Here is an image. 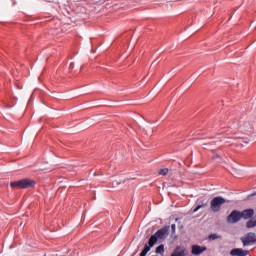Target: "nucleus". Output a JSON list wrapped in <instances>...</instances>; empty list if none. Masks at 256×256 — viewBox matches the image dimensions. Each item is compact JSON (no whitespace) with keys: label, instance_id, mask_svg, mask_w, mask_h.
<instances>
[{"label":"nucleus","instance_id":"obj_1","mask_svg":"<svg viewBox=\"0 0 256 256\" xmlns=\"http://www.w3.org/2000/svg\"><path fill=\"white\" fill-rule=\"evenodd\" d=\"M166 235H169V226H164L153 234L148 240V245L155 246L159 240L165 239Z\"/></svg>","mask_w":256,"mask_h":256},{"label":"nucleus","instance_id":"obj_2","mask_svg":"<svg viewBox=\"0 0 256 256\" xmlns=\"http://www.w3.org/2000/svg\"><path fill=\"white\" fill-rule=\"evenodd\" d=\"M12 189H30V187H35V181L29 178L14 181L10 183Z\"/></svg>","mask_w":256,"mask_h":256},{"label":"nucleus","instance_id":"obj_3","mask_svg":"<svg viewBox=\"0 0 256 256\" xmlns=\"http://www.w3.org/2000/svg\"><path fill=\"white\" fill-rule=\"evenodd\" d=\"M225 203H229V200L221 196H216L210 201V209L213 213H219L221 206L225 205Z\"/></svg>","mask_w":256,"mask_h":256},{"label":"nucleus","instance_id":"obj_4","mask_svg":"<svg viewBox=\"0 0 256 256\" xmlns=\"http://www.w3.org/2000/svg\"><path fill=\"white\" fill-rule=\"evenodd\" d=\"M240 239L242 241L243 247H249V245H256V235L253 232L247 233Z\"/></svg>","mask_w":256,"mask_h":256},{"label":"nucleus","instance_id":"obj_5","mask_svg":"<svg viewBox=\"0 0 256 256\" xmlns=\"http://www.w3.org/2000/svg\"><path fill=\"white\" fill-rule=\"evenodd\" d=\"M241 212L239 210H233L228 216H227V223L235 224L239 223L241 220Z\"/></svg>","mask_w":256,"mask_h":256},{"label":"nucleus","instance_id":"obj_6","mask_svg":"<svg viewBox=\"0 0 256 256\" xmlns=\"http://www.w3.org/2000/svg\"><path fill=\"white\" fill-rule=\"evenodd\" d=\"M231 256H247L249 255V250H243V248H234L230 251Z\"/></svg>","mask_w":256,"mask_h":256},{"label":"nucleus","instance_id":"obj_7","mask_svg":"<svg viewBox=\"0 0 256 256\" xmlns=\"http://www.w3.org/2000/svg\"><path fill=\"white\" fill-rule=\"evenodd\" d=\"M254 215H255V210H253L252 208H249L240 212V216L242 219H251V217H253Z\"/></svg>","mask_w":256,"mask_h":256},{"label":"nucleus","instance_id":"obj_8","mask_svg":"<svg viewBox=\"0 0 256 256\" xmlns=\"http://www.w3.org/2000/svg\"><path fill=\"white\" fill-rule=\"evenodd\" d=\"M204 251H207V247L199 245L192 246V255H201V253H204Z\"/></svg>","mask_w":256,"mask_h":256},{"label":"nucleus","instance_id":"obj_9","mask_svg":"<svg viewBox=\"0 0 256 256\" xmlns=\"http://www.w3.org/2000/svg\"><path fill=\"white\" fill-rule=\"evenodd\" d=\"M154 246H151V244H145L142 252L140 253V256H147V253L151 251V248Z\"/></svg>","mask_w":256,"mask_h":256},{"label":"nucleus","instance_id":"obj_10","mask_svg":"<svg viewBox=\"0 0 256 256\" xmlns=\"http://www.w3.org/2000/svg\"><path fill=\"white\" fill-rule=\"evenodd\" d=\"M246 227H247V229H253V227H256V220L250 219V220L246 223Z\"/></svg>","mask_w":256,"mask_h":256},{"label":"nucleus","instance_id":"obj_11","mask_svg":"<svg viewBox=\"0 0 256 256\" xmlns=\"http://www.w3.org/2000/svg\"><path fill=\"white\" fill-rule=\"evenodd\" d=\"M155 253L159 254V253H165V246L163 244L159 245L156 250Z\"/></svg>","mask_w":256,"mask_h":256},{"label":"nucleus","instance_id":"obj_12","mask_svg":"<svg viewBox=\"0 0 256 256\" xmlns=\"http://www.w3.org/2000/svg\"><path fill=\"white\" fill-rule=\"evenodd\" d=\"M203 207H207V202L202 204H199L195 209H194V213H197V211H199V209H203Z\"/></svg>","mask_w":256,"mask_h":256},{"label":"nucleus","instance_id":"obj_13","mask_svg":"<svg viewBox=\"0 0 256 256\" xmlns=\"http://www.w3.org/2000/svg\"><path fill=\"white\" fill-rule=\"evenodd\" d=\"M169 173V169L163 168L159 170V175H167Z\"/></svg>","mask_w":256,"mask_h":256},{"label":"nucleus","instance_id":"obj_14","mask_svg":"<svg viewBox=\"0 0 256 256\" xmlns=\"http://www.w3.org/2000/svg\"><path fill=\"white\" fill-rule=\"evenodd\" d=\"M208 239H210L212 241H215V239H219V235H217V234H210Z\"/></svg>","mask_w":256,"mask_h":256},{"label":"nucleus","instance_id":"obj_15","mask_svg":"<svg viewBox=\"0 0 256 256\" xmlns=\"http://www.w3.org/2000/svg\"><path fill=\"white\" fill-rule=\"evenodd\" d=\"M172 232L175 233V229H177V226L175 224L171 225Z\"/></svg>","mask_w":256,"mask_h":256}]
</instances>
